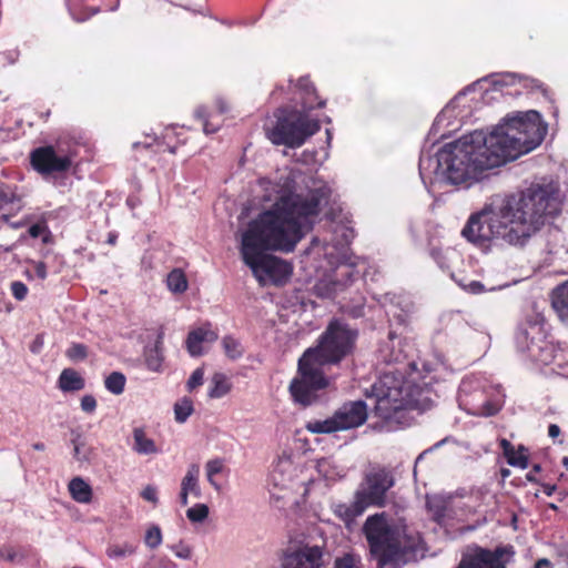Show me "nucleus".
I'll use <instances>...</instances> for the list:
<instances>
[{
  "label": "nucleus",
  "instance_id": "obj_39",
  "mask_svg": "<svg viewBox=\"0 0 568 568\" xmlns=\"http://www.w3.org/2000/svg\"><path fill=\"white\" fill-rule=\"evenodd\" d=\"M196 118L203 120V131L206 134L214 133L219 130L220 124H213L210 120L206 119V110L201 106L195 110Z\"/></svg>",
  "mask_w": 568,
  "mask_h": 568
},
{
  "label": "nucleus",
  "instance_id": "obj_9",
  "mask_svg": "<svg viewBox=\"0 0 568 568\" xmlns=\"http://www.w3.org/2000/svg\"><path fill=\"white\" fill-rule=\"evenodd\" d=\"M367 416V405L364 400H351L344 403L326 419L307 422L305 428L312 434H333L362 426Z\"/></svg>",
  "mask_w": 568,
  "mask_h": 568
},
{
  "label": "nucleus",
  "instance_id": "obj_46",
  "mask_svg": "<svg viewBox=\"0 0 568 568\" xmlns=\"http://www.w3.org/2000/svg\"><path fill=\"white\" fill-rule=\"evenodd\" d=\"M81 408L85 413H93L97 408V400L92 395H84L81 399Z\"/></svg>",
  "mask_w": 568,
  "mask_h": 568
},
{
  "label": "nucleus",
  "instance_id": "obj_29",
  "mask_svg": "<svg viewBox=\"0 0 568 568\" xmlns=\"http://www.w3.org/2000/svg\"><path fill=\"white\" fill-rule=\"evenodd\" d=\"M194 408L193 403L190 398L183 397L174 405V417L180 424L185 423L186 419L192 415Z\"/></svg>",
  "mask_w": 568,
  "mask_h": 568
},
{
  "label": "nucleus",
  "instance_id": "obj_22",
  "mask_svg": "<svg viewBox=\"0 0 568 568\" xmlns=\"http://www.w3.org/2000/svg\"><path fill=\"white\" fill-rule=\"evenodd\" d=\"M133 444L132 449L139 455H153L158 454L159 449L155 442L146 436V433L141 427H135L132 432Z\"/></svg>",
  "mask_w": 568,
  "mask_h": 568
},
{
  "label": "nucleus",
  "instance_id": "obj_11",
  "mask_svg": "<svg viewBox=\"0 0 568 568\" xmlns=\"http://www.w3.org/2000/svg\"><path fill=\"white\" fill-rule=\"evenodd\" d=\"M459 406L475 416H494L501 407V400L491 398L487 389L476 378L463 379L458 390Z\"/></svg>",
  "mask_w": 568,
  "mask_h": 568
},
{
  "label": "nucleus",
  "instance_id": "obj_21",
  "mask_svg": "<svg viewBox=\"0 0 568 568\" xmlns=\"http://www.w3.org/2000/svg\"><path fill=\"white\" fill-rule=\"evenodd\" d=\"M551 305L559 320L568 326V281L552 291Z\"/></svg>",
  "mask_w": 568,
  "mask_h": 568
},
{
  "label": "nucleus",
  "instance_id": "obj_51",
  "mask_svg": "<svg viewBox=\"0 0 568 568\" xmlns=\"http://www.w3.org/2000/svg\"><path fill=\"white\" fill-rule=\"evenodd\" d=\"M34 273L37 277L40 280H44L48 275L47 273V265L43 262H36L34 263Z\"/></svg>",
  "mask_w": 568,
  "mask_h": 568
},
{
  "label": "nucleus",
  "instance_id": "obj_13",
  "mask_svg": "<svg viewBox=\"0 0 568 568\" xmlns=\"http://www.w3.org/2000/svg\"><path fill=\"white\" fill-rule=\"evenodd\" d=\"M301 469L294 464L290 456H281L273 464L268 475L267 487L271 498L280 501L285 499L290 491L297 488L304 481L300 480Z\"/></svg>",
  "mask_w": 568,
  "mask_h": 568
},
{
  "label": "nucleus",
  "instance_id": "obj_16",
  "mask_svg": "<svg viewBox=\"0 0 568 568\" xmlns=\"http://www.w3.org/2000/svg\"><path fill=\"white\" fill-rule=\"evenodd\" d=\"M336 278H325L317 282L314 286L316 295L324 298L334 297L346 286L347 282L352 281L353 270L347 265H339L336 268Z\"/></svg>",
  "mask_w": 568,
  "mask_h": 568
},
{
  "label": "nucleus",
  "instance_id": "obj_34",
  "mask_svg": "<svg viewBox=\"0 0 568 568\" xmlns=\"http://www.w3.org/2000/svg\"><path fill=\"white\" fill-rule=\"evenodd\" d=\"M317 470L326 479L333 480L336 477L342 476L341 471L336 469L334 463L329 458H322L317 462Z\"/></svg>",
  "mask_w": 568,
  "mask_h": 568
},
{
  "label": "nucleus",
  "instance_id": "obj_62",
  "mask_svg": "<svg viewBox=\"0 0 568 568\" xmlns=\"http://www.w3.org/2000/svg\"><path fill=\"white\" fill-rule=\"evenodd\" d=\"M425 453H426V452L422 453V454L417 457L416 463H418V462L423 458V456H424V454H425Z\"/></svg>",
  "mask_w": 568,
  "mask_h": 568
},
{
  "label": "nucleus",
  "instance_id": "obj_18",
  "mask_svg": "<svg viewBox=\"0 0 568 568\" xmlns=\"http://www.w3.org/2000/svg\"><path fill=\"white\" fill-rule=\"evenodd\" d=\"M217 339V334L210 328V325L199 327L189 333L186 348L191 356H200L203 353V343H212Z\"/></svg>",
  "mask_w": 568,
  "mask_h": 568
},
{
  "label": "nucleus",
  "instance_id": "obj_57",
  "mask_svg": "<svg viewBox=\"0 0 568 568\" xmlns=\"http://www.w3.org/2000/svg\"><path fill=\"white\" fill-rule=\"evenodd\" d=\"M538 471H540V465L536 464V465H534V467H532L531 471H529V473L527 474V479H528V480H530V481H532V480H534V475H532V474H536V473H538Z\"/></svg>",
  "mask_w": 568,
  "mask_h": 568
},
{
  "label": "nucleus",
  "instance_id": "obj_41",
  "mask_svg": "<svg viewBox=\"0 0 568 568\" xmlns=\"http://www.w3.org/2000/svg\"><path fill=\"white\" fill-rule=\"evenodd\" d=\"M11 293L16 300L23 301L27 297L28 287L24 283L14 281L11 283Z\"/></svg>",
  "mask_w": 568,
  "mask_h": 568
},
{
  "label": "nucleus",
  "instance_id": "obj_54",
  "mask_svg": "<svg viewBox=\"0 0 568 568\" xmlns=\"http://www.w3.org/2000/svg\"><path fill=\"white\" fill-rule=\"evenodd\" d=\"M535 568H552V567H551V562L548 559L541 558L536 561Z\"/></svg>",
  "mask_w": 568,
  "mask_h": 568
},
{
  "label": "nucleus",
  "instance_id": "obj_32",
  "mask_svg": "<svg viewBox=\"0 0 568 568\" xmlns=\"http://www.w3.org/2000/svg\"><path fill=\"white\" fill-rule=\"evenodd\" d=\"M224 463L221 458L210 459L205 464L206 478L211 486H213L216 490L220 489V485L215 481L214 476L220 474L223 470Z\"/></svg>",
  "mask_w": 568,
  "mask_h": 568
},
{
  "label": "nucleus",
  "instance_id": "obj_61",
  "mask_svg": "<svg viewBox=\"0 0 568 568\" xmlns=\"http://www.w3.org/2000/svg\"><path fill=\"white\" fill-rule=\"evenodd\" d=\"M562 464H564L566 467H568V457H564V458H562Z\"/></svg>",
  "mask_w": 568,
  "mask_h": 568
},
{
  "label": "nucleus",
  "instance_id": "obj_30",
  "mask_svg": "<svg viewBox=\"0 0 568 568\" xmlns=\"http://www.w3.org/2000/svg\"><path fill=\"white\" fill-rule=\"evenodd\" d=\"M297 88L305 93V97L303 98V109L304 111H308L315 108L313 103L312 97L315 95V89L308 78H301L297 81Z\"/></svg>",
  "mask_w": 568,
  "mask_h": 568
},
{
  "label": "nucleus",
  "instance_id": "obj_8",
  "mask_svg": "<svg viewBox=\"0 0 568 568\" xmlns=\"http://www.w3.org/2000/svg\"><path fill=\"white\" fill-rule=\"evenodd\" d=\"M545 320L539 314L528 317L516 333L517 348L527 353L528 357L540 365H560L562 353L547 341Z\"/></svg>",
  "mask_w": 568,
  "mask_h": 568
},
{
  "label": "nucleus",
  "instance_id": "obj_25",
  "mask_svg": "<svg viewBox=\"0 0 568 568\" xmlns=\"http://www.w3.org/2000/svg\"><path fill=\"white\" fill-rule=\"evenodd\" d=\"M199 477L200 466L197 464L190 465L181 481V489L196 498H200L202 493L199 484Z\"/></svg>",
  "mask_w": 568,
  "mask_h": 568
},
{
  "label": "nucleus",
  "instance_id": "obj_23",
  "mask_svg": "<svg viewBox=\"0 0 568 568\" xmlns=\"http://www.w3.org/2000/svg\"><path fill=\"white\" fill-rule=\"evenodd\" d=\"M58 385L62 392H77L84 388L85 382L73 368H64L59 376Z\"/></svg>",
  "mask_w": 568,
  "mask_h": 568
},
{
  "label": "nucleus",
  "instance_id": "obj_64",
  "mask_svg": "<svg viewBox=\"0 0 568 568\" xmlns=\"http://www.w3.org/2000/svg\"><path fill=\"white\" fill-rule=\"evenodd\" d=\"M323 105H324V102H323V101H321V102H318V103H317V106H318V108H321V106H323Z\"/></svg>",
  "mask_w": 568,
  "mask_h": 568
},
{
  "label": "nucleus",
  "instance_id": "obj_49",
  "mask_svg": "<svg viewBox=\"0 0 568 568\" xmlns=\"http://www.w3.org/2000/svg\"><path fill=\"white\" fill-rule=\"evenodd\" d=\"M73 444V457L77 460H84L87 459V455L82 454V446L83 444L79 442L77 438L72 440Z\"/></svg>",
  "mask_w": 568,
  "mask_h": 568
},
{
  "label": "nucleus",
  "instance_id": "obj_12",
  "mask_svg": "<svg viewBox=\"0 0 568 568\" xmlns=\"http://www.w3.org/2000/svg\"><path fill=\"white\" fill-rule=\"evenodd\" d=\"M395 485L393 473L385 467H373L366 473L356 493L367 507H385L387 493Z\"/></svg>",
  "mask_w": 568,
  "mask_h": 568
},
{
  "label": "nucleus",
  "instance_id": "obj_20",
  "mask_svg": "<svg viewBox=\"0 0 568 568\" xmlns=\"http://www.w3.org/2000/svg\"><path fill=\"white\" fill-rule=\"evenodd\" d=\"M22 207L21 197L17 194L16 187L0 184V213L1 219L8 220L13 212L20 211Z\"/></svg>",
  "mask_w": 568,
  "mask_h": 568
},
{
  "label": "nucleus",
  "instance_id": "obj_6",
  "mask_svg": "<svg viewBox=\"0 0 568 568\" xmlns=\"http://www.w3.org/2000/svg\"><path fill=\"white\" fill-rule=\"evenodd\" d=\"M274 118V121L265 124L264 130L275 145L300 148L321 129L318 120L310 119L305 112L294 109H278Z\"/></svg>",
  "mask_w": 568,
  "mask_h": 568
},
{
  "label": "nucleus",
  "instance_id": "obj_5",
  "mask_svg": "<svg viewBox=\"0 0 568 568\" xmlns=\"http://www.w3.org/2000/svg\"><path fill=\"white\" fill-rule=\"evenodd\" d=\"M362 531L376 568H402L423 550L419 534L396 525L385 511L368 516Z\"/></svg>",
  "mask_w": 568,
  "mask_h": 568
},
{
  "label": "nucleus",
  "instance_id": "obj_15",
  "mask_svg": "<svg viewBox=\"0 0 568 568\" xmlns=\"http://www.w3.org/2000/svg\"><path fill=\"white\" fill-rule=\"evenodd\" d=\"M324 549L318 545L290 546L283 554L282 568H323Z\"/></svg>",
  "mask_w": 568,
  "mask_h": 568
},
{
  "label": "nucleus",
  "instance_id": "obj_17",
  "mask_svg": "<svg viewBox=\"0 0 568 568\" xmlns=\"http://www.w3.org/2000/svg\"><path fill=\"white\" fill-rule=\"evenodd\" d=\"M426 506L432 514L433 519L439 525L453 518V498L440 495L427 497Z\"/></svg>",
  "mask_w": 568,
  "mask_h": 568
},
{
  "label": "nucleus",
  "instance_id": "obj_4",
  "mask_svg": "<svg viewBox=\"0 0 568 568\" xmlns=\"http://www.w3.org/2000/svg\"><path fill=\"white\" fill-rule=\"evenodd\" d=\"M369 397L374 398V415L381 418L388 429L408 426L412 410L423 413L434 404V393L406 382L393 374H384L373 386Z\"/></svg>",
  "mask_w": 568,
  "mask_h": 568
},
{
  "label": "nucleus",
  "instance_id": "obj_26",
  "mask_svg": "<svg viewBox=\"0 0 568 568\" xmlns=\"http://www.w3.org/2000/svg\"><path fill=\"white\" fill-rule=\"evenodd\" d=\"M230 379L222 373H215L211 379L209 396L211 398H221L231 390Z\"/></svg>",
  "mask_w": 568,
  "mask_h": 568
},
{
  "label": "nucleus",
  "instance_id": "obj_40",
  "mask_svg": "<svg viewBox=\"0 0 568 568\" xmlns=\"http://www.w3.org/2000/svg\"><path fill=\"white\" fill-rule=\"evenodd\" d=\"M507 462L509 465L515 466V467H520L523 469L528 467L527 456L520 452H515V449H511V454L508 455Z\"/></svg>",
  "mask_w": 568,
  "mask_h": 568
},
{
  "label": "nucleus",
  "instance_id": "obj_56",
  "mask_svg": "<svg viewBox=\"0 0 568 568\" xmlns=\"http://www.w3.org/2000/svg\"><path fill=\"white\" fill-rule=\"evenodd\" d=\"M189 495L190 494H187V493H185V491H183L181 489V491H180V503H181L182 506H186L189 504Z\"/></svg>",
  "mask_w": 568,
  "mask_h": 568
},
{
  "label": "nucleus",
  "instance_id": "obj_48",
  "mask_svg": "<svg viewBox=\"0 0 568 568\" xmlns=\"http://www.w3.org/2000/svg\"><path fill=\"white\" fill-rule=\"evenodd\" d=\"M465 291L471 294H480L485 291L483 283L478 281H471L468 284L464 285Z\"/></svg>",
  "mask_w": 568,
  "mask_h": 568
},
{
  "label": "nucleus",
  "instance_id": "obj_3",
  "mask_svg": "<svg viewBox=\"0 0 568 568\" xmlns=\"http://www.w3.org/2000/svg\"><path fill=\"white\" fill-rule=\"evenodd\" d=\"M559 212V202L551 186L531 184L519 192L496 195L480 212L470 215L463 236L478 245L500 240L524 246L545 225L548 216Z\"/></svg>",
  "mask_w": 568,
  "mask_h": 568
},
{
  "label": "nucleus",
  "instance_id": "obj_2",
  "mask_svg": "<svg viewBox=\"0 0 568 568\" xmlns=\"http://www.w3.org/2000/svg\"><path fill=\"white\" fill-rule=\"evenodd\" d=\"M547 126L540 114L530 110L507 118L491 132L476 130L445 144L435 158L419 159V174L433 169L452 185L469 187L488 171L535 150L544 140Z\"/></svg>",
  "mask_w": 568,
  "mask_h": 568
},
{
  "label": "nucleus",
  "instance_id": "obj_47",
  "mask_svg": "<svg viewBox=\"0 0 568 568\" xmlns=\"http://www.w3.org/2000/svg\"><path fill=\"white\" fill-rule=\"evenodd\" d=\"M48 227L44 223H36L29 227V235L33 239L39 237L44 232H47Z\"/></svg>",
  "mask_w": 568,
  "mask_h": 568
},
{
  "label": "nucleus",
  "instance_id": "obj_14",
  "mask_svg": "<svg viewBox=\"0 0 568 568\" xmlns=\"http://www.w3.org/2000/svg\"><path fill=\"white\" fill-rule=\"evenodd\" d=\"M30 160L33 169L42 175L65 172L72 164L69 154L57 151L52 145L34 149Z\"/></svg>",
  "mask_w": 568,
  "mask_h": 568
},
{
  "label": "nucleus",
  "instance_id": "obj_60",
  "mask_svg": "<svg viewBox=\"0 0 568 568\" xmlns=\"http://www.w3.org/2000/svg\"><path fill=\"white\" fill-rule=\"evenodd\" d=\"M36 450H44L45 446L43 443H36L32 446Z\"/></svg>",
  "mask_w": 568,
  "mask_h": 568
},
{
  "label": "nucleus",
  "instance_id": "obj_45",
  "mask_svg": "<svg viewBox=\"0 0 568 568\" xmlns=\"http://www.w3.org/2000/svg\"><path fill=\"white\" fill-rule=\"evenodd\" d=\"M20 554L11 547L0 549V561H16L20 559Z\"/></svg>",
  "mask_w": 568,
  "mask_h": 568
},
{
  "label": "nucleus",
  "instance_id": "obj_7",
  "mask_svg": "<svg viewBox=\"0 0 568 568\" xmlns=\"http://www.w3.org/2000/svg\"><path fill=\"white\" fill-rule=\"evenodd\" d=\"M358 332L347 323L333 320L321 334L317 345L305 351V362L324 366L339 363L352 353Z\"/></svg>",
  "mask_w": 568,
  "mask_h": 568
},
{
  "label": "nucleus",
  "instance_id": "obj_35",
  "mask_svg": "<svg viewBox=\"0 0 568 568\" xmlns=\"http://www.w3.org/2000/svg\"><path fill=\"white\" fill-rule=\"evenodd\" d=\"M209 507L205 504H196L186 510V517L192 523H203L209 516Z\"/></svg>",
  "mask_w": 568,
  "mask_h": 568
},
{
  "label": "nucleus",
  "instance_id": "obj_27",
  "mask_svg": "<svg viewBox=\"0 0 568 568\" xmlns=\"http://www.w3.org/2000/svg\"><path fill=\"white\" fill-rule=\"evenodd\" d=\"M166 284L171 292L178 294L185 292L187 288L186 277L184 273L179 268H174L169 273Z\"/></svg>",
  "mask_w": 568,
  "mask_h": 568
},
{
  "label": "nucleus",
  "instance_id": "obj_36",
  "mask_svg": "<svg viewBox=\"0 0 568 568\" xmlns=\"http://www.w3.org/2000/svg\"><path fill=\"white\" fill-rule=\"evenodd\" d=\"M144 542L151 549H155L162 544V532L159 526L153 525L146 530Z\"/></svg>",
  "mask_w": 568,
  "mask_h": 568
},
{
  "label": "nucleus",
  "instance_id": "obj_31",
  "mask_svg": "<svg viewBox=\"0 0 568 568\" xmlns=\"http://www.w3.org/2000/svg\"><path fill=\"white\" fill-rule=\"evenodd\" d=\"M136 548L132 544L124 542L122 545H110L106 548V555L109 558L119 559L131 556L135 552Z\"/></svg>",
  "mask_w": 568,
  "mask_h": 568
},
{
  "label": "nucleus",
  "instance_id": "obj_43",
  "mask_svg": "<svg viewBox=\"0 0 568 568\" xmlns=\"http://www.w3.org/2000/svg\"><path fill=\"white\" fill-rule=\"evenodd\" d=\"M204 378V372L202 368H196L190 376L187 381V388L190 390L194 389L195 387L202 385Z\"/></svg>",
  "mask_w": 568,
  "mask_h": 568
},
{
  "label": "nucleus",
  "instance_id": "obj_50",
  "mask_svg": "<svg viewBox=\"0 0 568 568\" xmlns=\"http://www.w3.org/2000/svg\"><path fill=\"white\" fill-rule=\"evenodd\" d=\"M154 353L155 355L154 356H150L148 357L146 362H148V366L149 368L153 369V371H158L160 365H161V361L162 358L160 357L159 355V352H158V348L155 347L154 349Z\"/></svg>",
  "mask_w": 568,
  "mask_h": 568
},
{
  "label": "nucleus",
  "instance_id": "obj_59",
  "mask_svg": "<svg viewBox=\"0 0 568 568\" xmlns=\"http://www.w3.org/2000/svg\"><path fill=\"white\" fill-rule=\"evenodd\" d=\"M555 489H556V486H546V487H545V493H546L548 496H551Z\"/></svg>",
  "mask_w": 568,
  "mask_h": 568
},
{
  "label": "nucleus",
  "instance_id": "obj_24",
  "mask_svg": "<svg viewBox=\"0 0 568 568\" xmlns=\"http://www.w3.org/2000/svg\"><path fill=\"white\" fill-rule=\"evenodd\" d=\"M69 493L71 497L80 504H89L92 499V488L81 477H74L70 480Z\"/></svg>",
  "mask_w": 568,
  "mask_h": 568
},
{
  "label": "nucleus",
  "instance_id": "obj_37",
  "mask_svg": "<svg viewBox=\"0 0 568 568\" xmlns=\"http://www.w3.org/2000/svg\"><path fill=\"white\" fill-rule=\"evenodd\" d=\"M169 548L175 555V557L184 560L191 559L193 554L192 547L183 540H180L179 542L169 546Z\"/></svg>",
  "mask_w": 568,
  "mask_h": 568
},
{
  "label": "nucleus",
  "instance_id": "obj_58",
  "mask_svg": "<svg viewBox=\"0 0 568 568\" xmlns=\"http://www.w3.org/2000/svg\"><path fill=\"white\" fill-rule=\"evenodd\" d=\"M116 237H118L116 234L110 233L109 237H108V243L111 245H114L116 242Z\"/></svg>",
  "mask_w": 568,
  "mask_h": 568
},
{
  "label": "nucleus",
  "instance_id": "obj_52",
  "mask_svg": "<svg viewBox=\"0 0 568 568\" xmlns=\"http://www.w3.org/2000/svg\"><path fill=\"white\" fill-rule=\"evenodd\" d=\"M42 347H43V337L41 335H38V336H36L32 344L30 345V351L33 354H38V353H40Z\"/></svg>",
  "mask_w": 568,
  "mask_h": 568
},
{
  "label": "nucleus",
  "instance_id": "obj_33",
  "mask_svg": "<svg viewBox=\"0 0 568 568\" xmlns=\"http://www.w3.org/2000/svg\"><path fill=\"white\" fill-rule=\"evenodd\" d=\"M225 354L231 359H237L243 355V347L241 343L232 336H225L222 341Z\"/></svg>",
  "mask_w": 568,
  "mask_h": 568
},
{
  "label": "nucleus",
  "instance_id": "obj_10",
  "mask_svg": "<svg viewBox=\"0 0 568 568\" xmlns=\"http://www.w3.org/2000/svg\"><path fill=\"white\" fill-rule=\"evenodd\" d=\"M298 374L290 385V392L295 403L306 407L312 405L318 397L317 392L328 385L322 371V366L312 361L305 362L302 356L298 361Z\"/></svg>",
  "mask_w": 568,
  "mask_h": 568
},
{
  "label": "nucleus",
  "instance_id": "obj_42",
  "mask_svg": "<svg viewBox=\"0 0 568 568\" xmlns=\"http://www.w3.org/2000/svg\"><path fill=\"white\" fill-rule=\"evenodd\" d=\"M490 78L494 79V81H493L494 84L508 85V84H513L515 82V80L519 77L515 73H500V74H493V75H490Z\"/></svg>",
  "mask_w": 568,
  "mask_h": 568
},
{
  "label": "nucleus",
  "instance_id": "obj_1",
  "mask_svg": "<svg viewBox=\"0 0 568 568\" xmlns=\"http://www.w3.org/2000/svg\"><path fill=\"white\" fill-rule=\"evenodd\" d=\"M263 201L272 205L247 223L241 235L240 253L261 285L284 284L292 275V264L268 252L292 253L313 230L331 190L323 184L306 193L291 191L284 183L262 181Z\"/></svg>",
  "mask_w": 568,
  "mask_h": 568
},
{
  "label": "nucleus",
  "instance_id": "obj_53",
  "mask_svg": "<svg viewBox=\"0 0 568 568\" xmlns=\"http://www.w3.org/2000/svg\"><path fill=\"white\" fill-rule=\"evenodd\" d=\"M548 435L551 438H556L560 435V428L556 424H550L548 427Z\"/></svg>",
  "mask_w": 568,
  "mask_h": 568
},
{
  "label": "nucleus",
  "instance_id": "obj_38",
  "mask_svg": "<svg viewBox=\"0 0 568 568\" xmlns=\"http://www.w3.org/2000/svg\"><path fill=\"white\" fill-rule=\"evenodd\" d=\"M65 355L73 362L83 361L88 355V348L83 344L74 343L67 349Z\"/></svg>",
  "mask_w": 568,
  "mask_h": 568
},
{
  "label": "nucleus",
  "instance_id": "obj_28",
  "mask_svg": "<svg viewBox=\"0 0 568 568\" xmlns=\"http://www.w3.org/2000/svg\"><path fill=\"white\" fill-rule=\"evenodd\" d=\"M125 383L126 378L122 373L113 372L106 376L104 386L110 393L120 395L124 392Z\"/></svg>",
  "mask_w": 568,
  "mask_h": 568
},
{
  "label": "nucleus",
  "instance_id": "obj_55",
  "mask_svg": "<svg viewBox=\"0 0 568 568\" xmlns=\"http://www.w3.org/2000/svg\"><path fill=\"white\" fill-rule=\"evenodd\" d=\"M501 446L504 448V452H505V455L508 457V455L511 454V449H514V447L511 446V444L506 440V439H503L501 440Z\"/></svg>",
  "mask_w": 568,
  "mask_h": 568
},
{
  "label": "nucleus",
  "instance_id": "obj_19",
  "mask_svg": "<svg viewBox=\"0 0 568 568\" xmlns=\"http://www.w3.org/2000/svg\"><path fill=\"white\" fill-rule=\"evenodd\" d=\"M368 507L355 491L351 504L339 503L334 505V514L349 526L357 517L364 514Z\"/></svg>",
  "mask_w": 568,
  "mask_h": 568
},
{
  "label": "nucleus",
  "instance_id": "obj_63",
  "mask_svg": "<svg viewBox=\"0 0 568 568\" xmlns=\"http://www.w3.org/2000/svg\"><path fill=\"white\" fill-rule=\"evenodd\" d=\"M326 134H327V140L329 141L331 140V131L326 130Z\"/></svg>",
  "mask_w": 568,
  "mask_h": 568
},
{
  "label": "nucleus",
  "instance_id": "obj_44",
  "mask_svg": "<svg viewBox=\"0 0 568 568\" xmlns=\"http://www.w3.org/2000/svg\"><path fill=\"white\" fill-rule=\"evenodd\" d=\"M141 496L143 499H145L146 501H150L154 505L158 504L159 501V498H158V489L156 487L152 486V485H148L141 493Z\"/></svg>",
  "mask_w": 568,
  "mask_h": 568
}]
</instances>
